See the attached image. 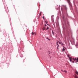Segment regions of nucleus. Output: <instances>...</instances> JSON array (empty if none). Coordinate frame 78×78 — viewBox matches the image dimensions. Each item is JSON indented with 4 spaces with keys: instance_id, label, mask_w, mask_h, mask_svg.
<instances>
[{
    "instance_id": "17",
    "label": "nucleus",
    "mask_w": 78,
    "mask_h": 78,
    "mask_svg": "<svg viewBox=\"0 0 78 78\" xmlns=\"http://www.w3.org/2000/svg\"><path fill=\"white\" fill-rule=\"evenodd\" d=\"M64 72H65V73H67V71L66 70H64Z\"/></svg>"
},
{
    "instance_id": "32",
    "label": "nucleus",
    "mask_w": 78,
    "mask_h": 78,
    "mask_svg": "<svg viewBox=\"0 0 78 78\" xmlns=\"http://www.w3.org/2000/svg\"><path fill=\"white\" fill-rule=\"evenodd\" d=\"M57 37V36H56L55 37Z\"/></svg>"
},
{
    "instance_id": "2",
    "label": "nucleus",
    "mask_w": 78,
    "mask_h": 78,
    "mask_svg": "<svg viewBox=\"0 0 78 78\" xmlns=\"http://www.w3.org/2000/svg\"><path fill=\"white\" fill-rule=\"evenodd\" d=\"M73 60H74V61H77V60L76 59V58H73Z\"/></svg>"
},
{
    "instance_id": "29",
    "label": "nucleus",
    "mask_w": 78,
    "mask_h": 78,
    "mask_svg": "<svg viewBox=\"0 0 78 78\" xmlns=\"http://www.w3.org/2000/svg\"><path fill=\"white\" fill-rule=\"evenodd\" d=\"M47 25H48V26H49V27H50V25H49L48 24H47Z\"/></svg>"
},
{
    "instance_id": "22",
    "label": "nucleus",
    "mask_w": 78,
    "mask_h": 78,
    "mask_svg": "<svg viewBox=\"0 0 78 78\" xmlns=\"http://www.w3.org/2000/svg\"><path fill=\"white\" fill-rule=\"evenodd\" d=\"M34 34H35V35H36V32H34Z\"/></svg>"
},
{
    "instance_id": "19",
    "label": "nucleus",
    "mask_w": 78,
    "mask_h": 78,
    "mask_svg": "<svg viewBox=\"0 0 78 78\" xmlns=\"http://www.w3.org/2000/svg\"><path fill=\"white\" fill-rule=\"evenodd\" d=\"M42 29L43 30H45V28H44V27H43V28H42Z\"/></svg>"
},
{
    "instance_id": "33",
    "label": "nucleus",
    "mask_w": 78,
    "mask_h": 78,
    "mask_svg": "<svg viewBox=\"0 0 78 78\" xmlns=\"http://www.w3.org/2000/svg\"><path fill=\"white\" fill-rule=\"evenodd\" d=\"M67 0V1H68V0Z\"/></svg>"
},
{
    "instance_id": "18",
    "label": "nucleus",
    "mask_w": 78,
    "mask_h": 78,
    "mask_svg": "<svg viewBox=\"0 0 78 78\" xmlns=\"http://www.w3.org/2000/svg\"><path fill=\"white\" fill-rule=\"evenodd\" d=\"M72 62L73 63H75V62H74V61H72Z\"/></svg>"
},
{
    "instance_id": "14",
    "label": "nucleus",
    "mask_w": 78,
    "mask_h": 78,
    "mask_svg": "<svg viewBox=\"0 0 78 78\" xmlns=\"http://www.w3.org/2000/svg\"><path fill=\"white\" fill-rule=\"evenodd\" d=\"M76 74L78 75V72L77 71L76 72Z\"/></svg>"
},
{
    "instance_id": "34",
    "label": "nucleus",
    "mask_w": 78,
    "mask_h": 78,
    "mask_svg": "<svg viewBox=\"0 0 78 78\" xmlns=\"http://www.w3.org/2000/svg\"><path fill=\"white\" fill-rule=\"evenodd\" d=\"M56 36H57V35H56Z\"/></svg>"
},
{
    "instance_id": "4",
    "label": "nucleus",
    "mask_w": 78,
    "mask_h": 78,
    "mask_svg": "<svg viewBox=\"0 0 78 78\" xmlns=\"http://www.w3.org/2000/svg\"><path fill=\"white\" fill-rule=\"evenodd\" d=\"M69 61L70 62H71V61H72V57H70V58H69Z\"/></svg>"
},
{
    "instance_id": "28",
    "label": "nucleus",
    "mask_w": 78,
    "mask_h": 78,
    "mask_svg": "<svg viewBox=\"0 0 78 78\" xmlns=\"http://www.w3.org/2000/svg\"><path fill=\"white\" fill-rule=\"evenodd\" d=\"M61 71H62V72H64V70H62H62H61Z\"/></svg>"
},
{
    "instance_id": "9",
    "label": "nucleus",
    "mask_w": 78,
    "mask_h": 78,
    "mask_svg": "<svg viewBox=\"0 0 78 78\" xmlns=\"http://www.w3.org/2000/svg\"><path fill=\"white\" fill-rule=\"evenodd\" d=\"M32 35H34V32H32L31 33Z\"/></svg>"
},
{
    "instance_id": "35",
    "label": "nucleus",
    "mask_w": 78,
    "mask_h": 78,
    "mask_svg": "<svg viewBox=\"0 0 78 78\" xmlns=\"http://www.w3.org/2000/svg\"><path fill=\"white\" fill-rule=\"evenodd\" d=\"M59 6H60V5H59Z\"/></svg>"
},
{
    "instance_id": "10",
    "label": "nucleus",
    "mask_w": 78,
    "mask_h": 78,
    "mask_svg": "<svg viewBox=\"0 0 78 78\" xmlns=\"http://www.w3.org/2000/svg\"><path fill=\"white\" fill-rule=\"evenodd\" d=\"M75 78H78V76H76V75H75Z\"/></svg>"
},
{
    "instance_id": "23",
    "label": "nucleus",
    "mask_w": 78,
    "mask_h": 78,
    "mask_svg": "<svg viewBox=\"0 0 78 78\" xmlns=\"http://www.w3.org/2000/svg\"><path fill=\"white\" fill-rule=\"evenodd\" d=\"M48 53H49L50 54V53H51V52H50V51H48Z\"/></svg>"
},
{
    "instance_id": "3",
    "label": "nucleus",
    "mask_w": 78,
    "mask_h": 78,
    "mask_svg": "<svg viewBox=\"0 0 78 78\" xmlns=\"http://www.w3.org/2000/svg\"><path fill=\"white\" fill-rule=\"evenodd\" d=\"M69 6L70 7L72 8V4H69Z\"/></svg>"
},
{
    "instance_id": "27",
    "label": "nucleus",
    "mask_w": 78,
    "mask_h": 78,
    "mask_svg": "<svg viewBox=\"0 0 78 78\" xmlns=\"http://www.w3.org/2000/svg\"><path fill=\"white\" fill-rule=\"evenodd\" d=\"M63 50H64V51L65 50V49L63 48Z\"/></svg>"
},
{
    "instance_id": "16",
    "label": "nucleus",
    "mask_w": 78,
    "mask_h": 78,
    "mask_svg": "<svg viewBox=\"0 0 78 78\" xmlns=\"http://www.w3.org/2000/svg\"><path fill=\"white\" fill-rule=\"evenodd\" d=\"M61 44L62 45H64V43H62Z\"/></svg>"
},
{
    "instance_id": "31",
    "label": "nucleus",
    "mask_w": 78,
    "mask_h": 78,
    "mask_svg": "<svg viewBox=\"0 0 78 78\" xmlns=\"http://www.w3.org/2000/svg\"><path fill=\"white\" fill-rule=\"evenodd\" d=\"M40 15H41V13H40Z\"/></svg>"
},
{
    "instance_id": "12",
    "label": "nucleus",
    "mask_w": 78,
    "mask_h": 78,
    "mask_svg": "<svg viewBox=\"0 0 78 78\" xmlns=\"http://www.w3.org/2000/svg\"><path fill=\"white\" fill-rule=\"evenodd\" d=\"M59 46V45H58V46L57 47V48L58 49H59V48H58Z\"/></svg>"
},
{
    "instance_id": "15",
    "label": "nucleus",
    "mask_w": 78,
    "mask_h": 78,
    "mask_svg": "<svg viewBox=\"0 0 78 78\" xmlns=\"http://www.w3.org/2000/svg\"><path fill=\"white\" fill-rule=\"evenodd\" d=\"M44 22L46 23H48V22H46V21H44Z\"/></svg>"
},
{
    "instance_id": "5",
    "label": "nucleus",
    "mask_w": 78,
    "mask_h": 78,
    "mask_svg": "<svg viewBox=\"0 0 78 78\" xmlns=\"http://www.w3.org/2000/svg\"><path fill=\"white\" fill-rule=\"evenodd\" d=\"M67 57H68L69 58H70V55H69V54H67Z\"/></svg>"
},
{
    "instance_id": "7",
    "label": "nucleus",
    "mask_w": 78,
    "mask_h": 78,
    "mask_svg": "<svg viewBox=\"0 0 78 78\" xmlns=\"http://www.w3.org/2000/svg\"><path fill=\"white\" fill-rule=\"evenodd\" d=\"M52 34L53 35H54V32H53V30H52Z\"/></svg>"
},
{
    "instance_id": "11",
    "label": "nucleus",
    "mask_w": 78,
    "mask_h": 78,
    "mask_svg": "<svg viewBox=\"0 0 78 78\" xmlns=\"http://www.w3.org/2000/svg\"><path fill=\"white\" fill-rule=\"evenodd\" d=\"M58 42H56L57 45V46H58V45H59V44H58Z\"/></svg>"
},
{
    "instance_id": "20",
    "label": "nucleus",
    "mask_w": 78,
    "mask_h": 78,
    "mask_svg": "<svg viewBox=\"0 0 78 78\" xmlns=\"http://www.w3.org/2000/svg\"><path fill=\"white\" fill-rule=\"evenodd\" d=\"M47 25H46L45 24H44V27H47Z\"/></svg>"
},
{
    "instance_id": "26",
    "label": "nucleus",
    "mask_w": 78,
    "mask_h": 78,
    "mask_svg": "<svg viewBox=\"0 0 78 78\" xmlns=\"http://www.w3.org/2000/svg\"><path fill=\"white\" fill-rule=\"evenodd\" d=\"M77 61H78V57L76 58Z\"/></svg>"
},
{
    "instance_id": "8",
    "label": "nucleus",
    "mask_w": 78,
    "mask_h": 78,
    "mask_svg": "<svg viewBox=\"0 0 78 78\" xmlns=\"http://www.w3.org/2000/svg\"><path fill=\"white\" fill-rule=\"evenodd\" d=\"M43 28L45 29V30H46V27H45V26H43Z\"/></svg>"
},
{
    "instance_id": "36",
    "label": "nucleus",
    "mask_w": 78,
    "mask_h": 78,
    "mask_svg": "<svg viewBox=\"0 0 78 78\" xmlns=\"http://www.w3.org/2000/svg\"><path fill=\"white\" fill-rule=\"evenodd\" d=\"M75 62V63H76V62Z\"/></svg>"
},
{
    "instance_id": "21",
    "label": "nucleus",
    "mask_w": 78,
    "mask_h": 78,
    "mask_svg": "<svg viewBox=\"0 0 78 78\" xmlns=\"http://www.w3.org/2000/svg\"><path fill=\"white\" fill-rule=\"evenodd\" d=\"M42 17H43V19H45V18H44V16H43Z\"/></svg>"
},
{
    "instance_id": "6",
    "label": "nucleus",
    "mask_w": 78,
    "mask_h": 78,
    "mask_svg": "<svg viewBox=\"0 0 78 78\" xmlns=\"http://www.w3.org/2000/svg\"><path fill=\"white\" fill-rule=\"evenodd\" d=\"M47 28H46V30H48L49 29V27H48V26H47Z\"/></svg>"
},
{
    "instance_id": "1",
    "label": "nucleus",
    "mask_w": 78,
    "mask_h": 78,
    "mask_svg": "<svg viewBox=\"0 0 78 78\" xmlns=\"http://www.w3.org/2000/svg\"><path fill=\"white\" fill-rule=\"evenodd\" d=\"M61 9H63V11H67V8L66 7V5H62Z\"/></svg>"
},
{
    "instance_id": "25",
    "label": "nucleus",
    "mask_w": 78,
    "mask_h": 78,
    "mask_svg": "<svg viewBox=\"0 0 78 78\" xmlns=\"http://www.w3.org/2000/svg\"><path fill=\"white\" fill-rule=\"evenodd\" d=\"M46 39H48L49 38H48V37H46Z\"/></svg>"
},
{
    "instance_id": "30",
    "label": "nucleus",
    "mask_w": 78,
    "mask_h": 78,
    "mask_svg": "<svg viewBox=\"0 0 78 78\" xmlns=\"http://www.w3.org/2000/svg\"><path fill=\"white\" fill-rule=\"evenodd\" d=\"M48 41H50V39H48Z\"/></svg>"
},
{
    "instance_id": "24",
    "label": "nucleus",
    "mask_w": 78,
    "mask_h": 78,
    "mask_svg": "<svg viewBox=\"0 0 78 78\" xmlns=\"http://www.w3.org/2000/svg\"><path fill=\"white\" fill-rule=\"evenodd\" d=\"M21 56H21V55L20 56V57H21V58H22V57H23V55H21Z\"/></svg>"
},
{
    "instance_id": "13",
    "label": "nucleus",
    "mask_w": 78,
    "mask_h": 78,
    "mask_svg": "<svg viewBox=\"0 0 78 78\" xmlns=\"http://www.w3.org/2000/svg\"><path fill=\"white\" fill-rule=\"evenodd\" d=\"M58 42H59V43L60 44H61L62 43V42H60H60H59V41H58Z\"/></svg>"
}]
</instances>
